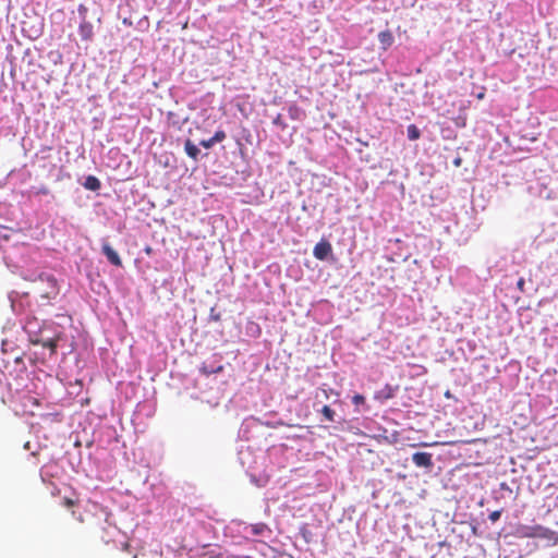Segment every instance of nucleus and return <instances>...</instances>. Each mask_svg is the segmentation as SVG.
I'll return each mask as SVG.
<instances>
[{
	"label": "nucleus",
	"instance_id": "f257e3e1",
	"mask_svg": "<svg viewBox=\"0 0 558 558\" xmlns=\"http://www.w3.org/2000/svg\"><path fill=\"white\" fill-rule=\"evenodd\" d=\"M36 318H27L24 325V329L29 333L32 342L36 344H41L44 348L50 349L51 353H54L58 347V342L61 338V333L57 332L53 336H48L46 335V327L40 328L38 331H36Z\"/></svg>",
	"mask_w": 558,
	"mask_h": 558
},
{
	"label": "nucleus",
	"instance_id": "f03ea898",
	"mask_svg": "<svg viewBox=\"0 0 558 558\" xmlns=\"http://www.w3.org/2000/svg\"><path fill=\"white\" fill-rule=\"evenodd\" d=\"M331 252V244L326 240H322L314 246L313 255L319 260H325Z\"/></svg>",
	"mask_w": 558,
	"mask_h": 558
},
{
	"label": "nucleus",
	"instance_id": "7ed1b4c3",
	"mask_svg": "<svg viewBox=\"0 0 558 558\" xmlns=\"http://www.w3.org/2000/svg\"><path fill=\"white\" fill-rule=\"evenodd\" d=\"M412 461L417 468L432 469L433 466V456L429 452H415Z\"/></svg>",
	"mask_w": 558,
	"mask_h": 558
},
{
	"label": "nucleus",
	"instance_id": "20e7f679",
	"mask_svg": "<svg viewBox=\"0 0 558 558\" xmlns=\"http://www.w3.org/2000/svg\"><path fill=\"white\" fill-rule=\"evenodd\" d=\"M102 253L105 254V256L107 257V259L109 260L110 264L117 266V267H121L122 266V260H121V257L119 256L118 252H116L111 245L108 243V242H104L102 243Z\"/></svg>",
	"mask_w": 558,
	"mask_h": 558
},
{
	"label": "nucleus",
	"instance_id": "39448f33",
	"mask_svg": "<svg viewBox=\"0 0 558 558\" xmlns=\"http://www.w3.org/2000/svg\"><path fill=\"white\" fill-rule=\"evenodd\" d=\"M378 41H379L381 50H384V51L388 50L395 41L391 31L386 29V31L380 32L378 34Z\"/></svg>",
	"mask_w": 558,
	"mask_h": 558
},
{
	"label": "nucleus",
	"instance_id": "423d86ee",
	"mask_svg": "<svg viewBox=\"0 0 558 558\" xmlns=\"http://www.w3.org/2000/svg\"><path fill=\"white\" fill-rule=\"evenodd\" d=\"M78 34L81 36V38L83 40H92L93 36H94V27H93V24L88 21H83L81 24H80V27H78Z\"/></svg>",
	"mask_w": 558,
	"mask_h": 558
},
{
	"label": "nucleus",
	"instance_id": "0eeeda50",
	"mask_svg": "<svg viewBox=\"0 0 558 558\" xmlns=\"http://www.w3.org/2000/svg\"><path fill=\"white\" fill-rule=\"evenodd\" d=\"M393 395H395L393 388L390 385H386L384 387V389H381L380 391H377L375 393L374 398L379 401H385V400L391 399L393 397Z\"/></svg>",
	"mask_w": 558,
	"mask_h": 558
},
{
	"label": "nucleus",
	"instance_id": "6e6552de",
	"mask_svg": "<svg viewBox=\"0 0 558 558\" xmlns=\"http://www.w3.org/2000/svg\"><path fill=\"white\" fill-rule=\"evenodd\" d=\"M184 149L189 157H191L194 160H197L198 155H199V149L191 140L185 141Z\"/></svg>",
	"mask_w": 558,
	"mask_h": 558
},
{
	"label": "nucleus",
	"instance_id": "1a4fd4ad",
	"mask_svg": "<svg viewBox=\"0 0 558 558\" xmlns=\"http://www.w3.org/2000/svg\"><path fill=\"white\" fill-rule=\"evenodd\" d=\"M84 187L90 191H98L101 186L100 181L95 175H88L85 179Z\"/></svg>",
	"mask_w": 558,
	"mask_h": 558
},
{
	"label": "nucleus",
	"instance_id": "9d476101",
	"mask_svg": "<svg viewBox=\"0 0 558 558\" xmlns=\"http://www.w3.org/2000/svg\"><path fill=\"white\" fill-rule=\"evenodd\" d=\"M248 529L253 535H263L266 531H269L265 523L251 524Z\"/></svg>",
	"mask_w": 558,
	"mask_h": 558
},
{
	"label": "nucleus",
	"instance_id": "9b49d317",
	"mask_svg": "<svg viewBox=\"0 0 558 558\" xmlns=\"http://www.w3.org/2000/svg\"><path fill=\"white\" fill-rule=\"evenodd\" d=\"M47 282L50 286V291L43 294L45 298H50L51 295H56L58 293L57 280L50 276L47 277Z\"/></svg>",
	"mask_w": 558,
	"mask_h": 558
},
{
	"label": "nucleus",
	"instance_id": "f8f14e48",
	"mask_svg": "<svg viewBox=\"0 0 558 558\" xmlns=\"http://www.w3.org/2000/svg\"><path fill=\"white\" fill-rule=\"evenodd\" d=\"M320 413L323 414L324 418L328 422L335 421V411L329 405H324L320 410Z\"/></svg>",
	"mask_w": 558,
	"mask_h": 558
},
{
	"label": "nucleus",
	"instance_id": "ddd939ff",
	"mask_svg": "<svg viewBox=\"0 0 558 558\" xmlns=\"http://www.w3.org/2000/svg\"><path fill=\"white\" fill-rule=\"evenodd\" d=\"M421 136L420 130L416 128V125L411 124L408 126V137L411 141H415Z\"/></svg>",
	"mask_w": 558,
	"mask_h": 558
},
{
	"label": "nucleus",
	"instance_id": "4468645a",
	"mask_svg": "<svg viewBox=\"0 0 558 558\" xmlns=\"http://www.w3.org/2000/svg\"><path fill=\"white\" fill-rule=\"evenodd\" d=\"M226 137H227V134L223 130L216 131V133L213 136V138L216 143H220V142L225 141Z\"/></svg>",
	"mask_w": 558,
	"mask_h": 558
},
{
	"label": "nucleus",
	"instance_id": "2eb2a0df",
	"mask_svg": "<svg viewBox=\"0 0 558 558\" xmlns=\"http://www.w3.org/2000/svg\"><path fill=\"white\" fill-rule=\"evenodd\" d=\"M352 403L354 405H363L365 404V397L360 393H356L352 397Z\"/></svg>",
	"mask_w": 558,
	"mask_h": 558
},
{
	"label": "nucleus",
	"instance_id": "dca6fc26",
	"mask_svg": "<svg viewBox=\"0 0 558 558\" xmlns=\"http://www.w3.org/2000/svg\"><path fill=\"white\" fill-rule=\"evenodd\" d=\"M215 144H216V142L214 141L213 137H210L208 140H202L199 142V145L203 146L204 148H211Z\"/></svg>",
	"mask_w": 558,
	"mask_h": 558
},
{
	"label": "nucleus",
	"instance_id": "f3484780",
	"mask_svg": "<svg viewBox=\"0 0 558 558\" xmlns=\"http://www.w3.org/2000/svg\"><path fill=\"white\" fill-rule=\"evenodd\" d=\"M62 505L65 507V508H72L76 505V501L71 499V498H68V497H64L62 499Z\"/></svg>",
	"mask_w": 558,
	"mask_h": 558
},
{
	"label": "nucleus",
	"instance_id": "a211bd4d",
	"mask_svg": "<svg viewBox=\"0 0 558 558\" xmlns=\"http://www.w3.org/2000/svg\"><path fill=\"white\" fill-rule=\"evenodd\" d=\"M500 515H501V512H500V511H498V510H496V511H493V512L489 514V517H488V518H489V520H490L492 522H496V521H498V520H499Z\"/></svg>",
	"mask_w": 558,
	"mask_h": 558
},
{
	"label": "nucleus",
	"instance_id": "6ab92c4d",
	"mask_svg": "<svg viewBox=\"0 0 558 558\" xmlns=\"http://www.w3.org/2000/svg\"><path fill=\"white\" fill-rule=\"evenodd\" d=\"M102 531H104V534H101V535L99 536V537H100V539H101V541H104L105 543H109V541H110V539H109L107 536H110V535H109L110 533L108 532V529H107V527H104V529H102Z\"/></svg>",
	"mask_w": 558,
	"mask_h": 558
},
{
	"label": "nucleus",
	"instance_id": "aec40b11",
	"mask_svg": "<svg viewBox=\"0 0 558 558\" xmlns=\"http://www.w3.org/2000/svg\"><path fill=\"white\" fill-rule=\"evenodd\" d=\"M524 284H525V281H524V279H523V278H520V279L518 280V282H517V287H518V289H519L520 291H522V292L524 291Z\"/></svg>",
	"mask_w": 558,
	"mask_h": 558
},
{
	"label": "nucleus",
	"instance_id": "412c9836",
	"mask_svg": "<svg viewBox=\"0 0 558 558\" xmlns=\"http://www.w3.org/2000/svg\"><path fill=\"white\" fill-rule=\"evenodd\" d=\"M37 195L39 194H43V195H47L49 194V189L46 187V186H41L40 189H38V191L36 192Z\"/></svg>",
	"mask_w": 558,
	"mask_h": 558
},
{
	"label": "nucleus",
	"instance_id": "4be33fe9",
	"mask_svg": "<svg viewBox=\"0 0 558 558\" xmlns=\"http://www.w3.org/2000/svg\"><path fill=\"white\" fill-rule=\"evenodd\" d=\"M458 126H465V119L464 118H461V120H459V122L456 123Z\"/></svg>",
	"mask_w": 558,
	"mask_h": 558
},
{
	"label": "nucleus",
	"instance_id": "5701e85b",
	"mask_svg": "<svg viewBox=\"0 0 558 558\" xmlns=\"http://www.w3.org/2000/svg\"><path fill=\"white\" fill-rule=\"evenodd\" d=\"M458 126H465V119L464 118H461V120H459V122L456 123Z\"/></svg>",
	"mask_w": 558,
	"mask_h": 558
},
{
	"label": "nucleus",
	"instance_id": "b1692460",
	"mask_svg": "<svg viewBox=\"0 0 558 558\" xmlns=\"http://www.w3.org/2000/svg\"><path fill=\"white\" fill-rule=\"evenodd\" d=\"M202 371H203V373H204V374H206V375H209V374H213V373H214V371H209V367H205V366L202 368Z\"/></svg>",
	"mask_w": 558,
	"mask_h": 558
},
{
	"label": "nucleus",
	"instance_id": "393cba45",
	"mask_svg": "<svg viewBox=\"0 0 558 558\" xmlns=\"http://www.w3.org/2000/svg\"><path fill=\"white\" fill-rule=\"evenodd\" d=\"M222 371V366H219L216 371H214V373H218V372H221Z\"/></svg>",
	"mask_w": 558,
	"mask_h": 558
},
{
	"label": "nucleus",
	"instance_id": "a878e982",
	"mask_svg": "<svg viewBox=\"0 0 558 558\" xmlns=\"http://www.w3.org/2000/svg\"><path fill=\"white\" fill-rule=\"evenodd\" d=\"M275 123H280V116L277 117V119L275 120Z\"/></svg>",
	"mask_w": 558,
	"mask_h": 558
},
{
	"label": "nucleus",
	"instance_id": "bb28decb",
	"mask_svg": "<svg viewBox=\"0 0 558 558\" xmlns=\"http://www.w3.org/2000/svg\"><path fill=\"white\" fill-rule=\"evenodd\" d=\"M214 319L215 320H219L220 319V315L218 314V315L214 316Z\"/></svg>",
	"mask_w": 558,
	"mask_h": 558
},
{
	"label": "nucleus",
	"instance_id": "cd10ccee",
	"mask_svg": "<svg viewBox=\"0 0 558 558\" xmlns=\"http://www.w3.org/2000/svg\"><path fill=\"white\" fill-rule=\"evenodd\" d=\"M535 535H538V534L537 533L526 534V536H535Z\"/></svg>",
	"mask_w": 558,
	"mask_h": 558
},
{
	"label": "nucleus",
	"instance_id": "c85d7f7f",
	"mask_svg": "<svg viewBox=\"0 0 558 558\" xmlns=\"http://www.w3.org/2000/svg\"><path fill=\"white\" fill-rule=\"evenodd\" d=\"M477 97H478L480 99H482V98L484 97V94H483V93H481V94H478V96H477Z\"/></svg>",
	"mask_w": 558,
	"mask_h": 558
},
{
	"label": "nucleus",
	"instance_id": "c756f323",
	"mask_svg": "<svg viewBox=\"0 0 558 558\" xmlns=\"http://www.w3.org/2000/svg\"><path fill=\"white\" fill-rule=\"evenodd\" d=\"M108 527H109V529H111V530H114V529H116L114 526H112V525H110V524L108 525Z\"/></svg>",
	"mask_w": 558,
	"mask_h": 558
}]
</instances>
